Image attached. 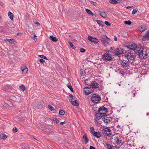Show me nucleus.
I'll return each mask as SVG.
<instances>
[{"label":"nucleus","mask_w":149,"mask_h":149,"mask_svg":"<svg viewBox=\"0 0 149 149\" xmlns=\"http://www.w3.org/2000/svg\"><path fill=\"white\" fill-rule=\"evenodd\" d=\"M143 50V48L141 47L140 48L138 47L137 50L134 51V53L138 55L139 58L142 59L146 58V56H147V54L146 52Z\"/></svg>","instance_id":"1"},{"label":"nucleus","mask_w":149,"mask_h":149,"mask_svg":"<svg viewBox=\"0 0 149 149\" xmlns=\"http://www.w3.org/2000/svg\"><path fill=\"white\" fill-rule=\"evenodd\" d=\"M100 40L102 44L104 46H106L108 45L109 42V39L105 35L101 37Z\"/></svg>","instance_id":"2"},{"label":"nucleus","mask_w":149,"mask_h":149,"mask_svg":"<svg viewBox=\"0 0 149 149\" xmlns=\"http://www.w3.org/2000/svg\"><path fill=\"white\" fill-rule=\"evenodd\" d=\"M102 58L106 62L112 61L113 60L111 55L107 53H106L102 55Z\"/></svg>","instance_id":"3"},{"label":"nucleus","mask_w":149,"mask_h":149,"mask_svg":"<svg viewBox=\"0 0 149 149\" xmlns=\"http://www.w3.org/2000/svg\"><path fill=\"white\" fill-rule=\"evenodd\" d=\"M91 100L92 102L97 103L101 100V97L98 95L93 94L91 97Z\"/></svg>","instance_id":"4"},{"label":"nucleus","mask_w":149,"mask_h":149,"mask_svg":"<svg viewBox=\"0 0 149 149\" xmlns=\"http://www.w3.org/2000/svg\"><path fill=\"white\" fill-rule=\"evenodd\" d=\"M123 139V137L122 136H117L115 138H114V141L113 143L116 146L118 145H122L121 142L122 140Z\"/></svg>","instance_id":"5"},{"label":"nucleus","mask_w":149,"mask_h":149,"mask_svg":"<svg viewBox=\"0 0 149 149\" xmlns=\"http://www.w3.org/2000/svg\"><path fill=\"white\" fill-rule=\"evenodd\" d=\"M112 118L109 117V115L104 116L102 118V120L104 123L107 125L111 121H112Z\"/></svg>","instance_id":"6"},{"label":"nucleus","mask_w":149,"mask_h":149,"mask_svg":"<svg viewBox=\"0 0 149 149\" xmlns=\"http://www.w3.org/2000/svg\"><path fill=\"white\" fill-rule=\"evenodd\" d=\"M102 132L105 137H109L111 135V131L109 128H104L102 130Z\"/></svg>","instance_id":"7"},{"label":"nucleus","mask_w":149,"mask_h":149,"mask_svg":"<svg viewBox=\"0 0 149 149\" xmlns=\"http://www.w3.org/2000/svg\"><path fill=\"white\" fill-rule=\"evenodd\" d=\"M121 67L127 70L129 67V62L126 60H123L121 63Z\"/></svg>","instance_id":"8"},{"label":"nucleus","mask_w":149,"mask_h":149,"mask_svg":"<svg viewBox=\"0 0 149 149\" xmlns=\"http://www.w3.org/2000/svg\"><path fill=\"white\" fill-rule=\"evenodd\" d=\"M114 51V54L116 56H120V55L122 54L124 52L123 49L121 47L117 48Z\"/></svg>","instance_id":"9"},{"label":"nucleus","mask_w":149,"mask_h":149,"mask_svg":"<svg viewBox=\"0 0 149 149\" xmlns=\"http://www.w3.org/2000/svg\"><path fill=\"white\" fill-rule=\"evenodd\" d=\"M84 92L86 95H88L93 92V90L90 88L86 86L84 88Z\"/></svg>","instance_id":"10"},{"label":"nucleus","mask_w":149,"mask_h":149,"mask_svg":"<svg viewBox=\"0 0 149 149\" xmlns=\"http://www.w3.org/2000/svg\"><path fill=\"white\" fill-rule=\"evenodd\" d=\"M126 47L130 49L134 50V51L137 50L138 48L136 45L134 43L131 44L130 45L126 46Z\"/></svg>","instance_id":"11"},{"label":"nucleus","mask_w":149,"mask_h":149,"mask_svg":"<svg viewBox=\"0 0 149 149\" xmlns=\"http://www.w3.org/2000/svg\"><path fill=\"white\" fill-rule=\"evenodd\" d=\"M106 113L104 112L102 113V112H98V113H96L95 114V116L97 118L98 120H100L102 118L103 116H104V115Z\"/></svg>","instance_id":"12"},{"label":"nucleus","mask_w":149,"mask_h":149,"mask_svg":"<svg viewBox=\"0 0 149 149\" xmlns=\"http://www.w3.org/2000/svg\"><path fill=\"white\" fill-rule=\"evenodd\" d=\"M88 39L92 43L95 44H97L98 43L97 39L95 38H93L91 36H88Z\"/></svg>","instance_id":"13"},{"label":"nucleus","mask_w":149,"mask_h":149,"mask_svg":"<svg viewBox=\"0 0 149 149\" xmlns=\"http://www.w3.org/2000/svg\"><path fill=\"white\" fill-rule=\"evenodd\" d=\"M90 84L91 86H92L95 88H97L99 86V84L96 81H93Z\"/></svg>","instance_id":"14"},{"label":"nucleus","mask_w":149,"mask_h":149,"mask_svg":"<svg viewBox=\"0 0 149 149\" xmlns=\"http://www.w3.org/2000/svg\"><path fill=\"white\" fill-rule=\"evenodd\" d=\"M140 31L142 32L147 28V27L146 25H141L139 28Z\"/></svg>","instance_id":"15"},{"label":"nucleus","mask_w":149,"mask_h":149,"mask_svg":"<svg viewBox=\"0 0 149 149\" xmlns=\"http://www.w3.org/2000/svg\"><path fill=\"white\" fill-rule=\"evenodd\" d=\"M22 73L23 74H26L28 71V69L26 66H22L21 68Z\"/></svg>","instance_id":"16"},{"label":"nucleus","mask_w":149,"mask_h":149,"mask_svg":"<svg viewBox=\"0 0 149 149\" xmlns=\"http://www.w3.org/2000/svg\"><path fill=\"white\" fill-rule=\"evenodd\" d=\"M92 135L97 138H99L101 136V132H95L93 134H92Z\"/></svg>","instance_id":"17"},{"label":"nucleus","mask_w":149,"mask_h":149,"mask_svg":"<svg viewBox=\"0 0 149 149\" xmlns=\"http://www.w3.org/2000/svg\"><path fill=\"white\" fill-rule=\"evenodd\" d=\"M72 104L75 106H77L79 104V103L77 100L74 99L73 101H70Z\"/></svg>","instance_id":"18"},{"label":"nucleus","mask_w":149,"mask_h":149,"mask_svg":"<svg viewBox=\"0 0 149 149\" xmlns=\"http://www.w3.org/2000/svg\"><path fill=\"white\" fill-rule=\"evenodd\" d=\"M102 112L103 113V111H105L104 112L105 113V112H107V109L106 107L103 106L99 108L98 112H102Z\"/></svg>","instance_id":"19"},{"label":"nucleus","mask_w":149,"mask_h":149,"mask_svg":"<svg viewBox=\"0 0 149 149\" xmlns=\"http://www.w3.org/2000/svg\"><path fill=\"white\" fill-rule=\"evenodd\" d=\"M147 39H149V30L148 31L146 34L143 36L142 40L144 41L146 40Z\"/></svg>","instance_id":"20"},{"label":"nucleus","mask_w":149,"mask_h":149,"mask_svg":"<svg viewBox=\"0 0 149 149\" xmlns=\"http://www.w3.org/2000/svg\"><path fill=\"white\" fill-rule=\"evenodd\" d=\"M82 140H83V142L85 144L87 143L88 141V139L87 137L86 134H85L83 137Z\"/></svg>","instance_id":"21"},{"label":"nucleus","mask_w":149,"mask_h":149,"mask_svg":"<svg viewBox=\"0 0 149 149\" xmlns=\"http://www.w3.org/2000/svg\"><path fill=\"white\" fill-rule=\"evenodd\" d=\"M100 15L103 18H105L107 16L106 13L104 12H101L100 10H98Z\"/></svg>","instance_id":"22"},{"label":"nucleus","mask_w":149,"mask_h":149,"mask_svg":"<svg viewBox=\"0 0 149 149\" xmlns=\"http://www.w3.org/2000/svg\"><path fill=\"white\" fill-rule=\"evenodd\" d=\"M4 41H7L11 44H13L16 40L13 39H6L4 40Z\"/></svg>","instance_id":"23"},{"label":"nucleus","mask_w":149,"mask_h":149,"mask_svg":"<svg viewBox=\"0 0 149 149\" xmlns=\"http://www.w3.org/2000/svg\"><path fill=\"white\" fill-rule=\"evenodd\" d=\"M50 39L54 42H56L58 41V38L56 37H55L53 36H49Z\"/></svg>","instance_id":"24"},{"label":"nucleus","mask_w":149,"mask_h":149,"mask_svg":"<svg viewBox=\"0 0 149 149\" xmlns=\"http://www.w3.org/2000/svg\"><path fill=\"white\" fill-rule=\"evenodd\" d=\"M127 57V59L128 61L131 62L133 61L135 58V56H126Z\"/></svg>","instance_id":"25"},{"label":"nucleus","mask_w":149,"mask_h":149,"mask_svg":"<svg viewBox=\"0 0 149 149\" xmlns=\"http://www.w3.org/2000/svg\"><path fill=\"white\" fill-rule=\"evenodd\" d=\"M8 15L11 20H13L14 15L11 12L9 11L8 12Z\"/></svg>","instance_id":"26"},{"label":"nucleus","mask_w":149,"mask_h":149,"mask_svg":"<svg viewBox=\"0 0 149 149\" xmlns=\"http://www.w3.org/2000/svg\"><path fill=\"white\" fill-rule=\"evenodd\" d=\"M0 138L2 139L5 140L6 139L7 136L4 134H0Z\"/></svg>","instance_id":"27"},{"label":"nucleus","mask_w":149,"mask_h":149,"mask_svg":"<svg viewBox=\"0 0 149 149\" xmlns=\"http://www.w3.org/2000/svg\"><path fill=\"white\" fill-rule=\"evenodd\" d=\"M119 1V0H109V2L111 4H116Z\"/></svg>","instance_id":"28"},{"label":"nucleus","mask_w":149,"mask_h":149,"mask_svg":"<svg viewBox=\"0 0 149 149\" xmlns=\"http://www.w3.org/2000/svg\"><path fill=\"white\" fill-rule=\"evenodd\" d=\"M96 22L100 26L103 27L104 26V24L103 22L101 20H97Z\"/></svg>","instance_id":"29"},{"label":"nucleus","mask_w":149,"mask_h":149,"mask_svg":"<svg viewBox=\"0 0 149 149\" xmlns=\"http://www.w3.org/2000/svg\"><path fill=\"white\" fill-rule=\"evenodd\" d=\"M106 145L107 146V148L108 149H115L112 148L113 146H111L109 143H106Z\"/></svg>","instance_id":"30"},{"label":"nucleus","mask_w":149,"mask_h":149,"mask_svg":"<svg viewBox=\"0 0 149 149\" xmlns=\"http://www.w3.org/2000/svg\"><path fill=\"white\" fill-rule=\"evenodd\" d=\"M80 74L82 76H84L86 74L85 70H80Z\"/></svg>","instance_id":"31"},{"label":"nucleus","mask_w":149,"mask_h":149,"mask_svg":"<svg viewBox=\"0 0 149 149\" xmlns=\"http://www.w3.org/2000/svg\"><path fill=\"white\" fill-rule=\"evenodd\" d=\"M67 86L68 88L70 90L71 92H73V90L70 84H68L67 85Z\"/></svg>","instance_id":"32"},{"label":"nucleus","mask_w":149,"mask_h":149,"mask_svg":"<svg viewBox=\"0 0 149 149\" xmlns=\"http://www.w3.org/2000/svg\"><path fill=\"white\" fill-rule=\"evenodd\" d=\"M134 146V145L133 144L132 145L130 144H127V147L130 149H134L133 147Z\"/></svg>","instance_id":"33"},{"label":"nucleus","mask_w":149,"mask_h":149,"mask_svg":"<svg viewBox=\"0 0 149 149\" xmlns=\"http://www.w3.org/2000/svg\"><path fill=\"white\" fill-rule=\"evenodd\" d=\"M69 97L70 98V99H69L70 101H73L74 100V97L73 96L72 94H70L69 95Z\"/></svg>","instance_id":"34"},{"label":"nucleus","mask_w":149,"mask_h":149,"mask_svg":"<svg viewBox=\"0 0 149 149\" xmlns=\"http://www.w3.org/2000/svg\"><path fill=\"white\" fill-rule=\"evenodd\" d=\"M68 43L72 48L74 49L76 47L71 42H68Z\"/></svg>","instance_id":"35"},{"label":"nucleus","mask_w":149,"mask_h":149,"mask_svg":"<svg viewBox=\"0 0 149 149\" xmlns=\"http://www.w3.org/2000/svg\"><path fill=\"white\" fill-rule=\"evenodd\" d=\"M48 108L51 111H54L55 109L51 105H49L48 106Z\"/></svg>","instance_id":"36"},{"label":"nucleus","mask_w":149,"mask_h":149,"mask_svg":"<svg viewBox=\"0 0 149 149\" xmlns=\"http://www.w3.org/2000/svg\"><path fill=\"white\" fill-rule=\"evenodd\" d=\"M136 56L133 53H127V54L126 55V56Z\"/></svg>","instance_id":"37"},{"label":"nucleus","mask_w":149,"mask_h":149,"mask_svg":"<svg viewBox=\"0 0 149 149\" xmlns=\"http://www.w3.org/2000/svg\"><path fill=\"white\" fill-rule=\"evenodd\" d=\"M124 23L126 24L130 25L131 24L132 22L130 20H128L125 21Z\"/></svg>","instance_id":"38"},{"label":"nucleus","mask_w":149,"mask_h":149,"mask_svg":"<svg viewBox=\"0 0 149 149\" xmlns=\"http://www.w3.org/2000/svg\"><path fill=\"white\" fill-rule=\"evenodd\" d=\"M65 112L63 110H60L59 114L60 115H64Z\"/></svg>","instance_id":"39"},{"label":"nucleus","mask_w":149,"mask_h":149,"mask_svg":"<svg viewBox=\"0 0 149 149\" xmlns=\"http://www.w3.org/2000/svg\"><path fill=\"white\" fill-rule=\"evenodd\" d=\"M20 88L23 91H24L26 89L25 87L23 85H21Z\"/></svg>","instance_id":"40"},{"label":"nucleus","mask_w":149,"mask_h":149,"mask_svg":"<svg viewBox=\"0 0 149 149\" xmlns=\"http://www.w3.org/2000/svg\"><path fill=\"white\" fill-rule=\"evenodd\" d=\"M86 13L89 15H91V14H92V12L88 9H86Z\"/></svg>","instance_id":"41"},{"label":"nucleus","mask_w":149,"mask_h":149,"mask_svg":"<svg viewBox=\"0 0 149 149\" xmlns=\"http://www.w3.org/2000/svg\"><path fill=\"white\" fill-rule=\"evenodd\" d=\"M104 24L107 26H111V24L109 22L107 21H105L104 22Z\"/></svg>","instance_id":"42"},{"label":"nucleus","mask_w":149,"mask_h":149,"mask_svg":"<svg viewBox=\"0 0 149 149\" xmlns=\"http://www.w3.org/2000/svg\"><path fill=\"white\" fill-rule=\"evenodd\" d=\"M17 119L18 121H22V117L17 116Z\"/></svg>","instance_id":"43"},{"label":"nucleus","mask_w":149,"mask_h":149,"mask_svg":"<svg viewBox=\"0 0 149 149\" xmlns=\"http://www.w3.org/2000/svg\"><path fill=\"white\" fill-rule=\"evenodd\" d=\"M90 129L91 130V133H92V134H93L94 132H95L94 131V127H91L90 128Z\"/></svg>","instance_id":"44"},{"label":"nucleus","mask_w":149,"mask_h":149,"mask_svg":"<svg viewBox=\"0 0 149 149\" xmlns=\"http://www.w3.org/2000/svg\"><path fill=\"white\" fill-rule=\"evenodd\" d=\"M38 56L40 58H44L45 59H47V57L43 55H39Z\"/></svg>","instance_id":"45"},{"label":"nucleus","mask_w":149,"mask_h":149,"mask_svg":"<svg viewBox=\"0 0 149 149\" xmlns=\"http://www.w3.org/2000/svg\"><path fill=\"white\" fill-rule=\"evenodd\" d=\"M86 49L84 48H81L80 49V51L81 52L84 53L86 51Z\"/></svg>","instance_id":"46"},{"label":"nucleus","mask_w":149,"mask_h":149,"mask_svg":"<svg viewBox=\"0 0 149 149\" xmlns=\"http://www.w3.org/2000/svg\"><path fill=\"white\" fill-rule=\"evenodd\" d=\"M13 132H16L17 131V129L16 127H14L13 129Z\"/></svg>","instance_id":"47"},{"label":"nucleus","mask_w":149,"mask_h":149,"mask_svg":"<svg viewBox=\"0 0 149 149\" xmlns=\"http://www.w3.org/2000/svg\"><path fill=\"white\" fill-rule=\"evenodd\" d=\"M53 121L54 123H58L59 121L56 118H54L53 119Z\"/></svg>","instance_id":"48"},{"label":"nucleus","mask_w":149,"mask_h":149,"mask_svg":"<svg viewBox=\"0 0 149 149\" xmlns=\"http://www.w3.org/2000/svg\"><path fill=\"white\" fill-rule=\"evenodd\" d=\"M91 3L93 5H94V6H96L97 5V3L95 2L91 1Z\"/></svg>","instance_id":"49"},{"label":"nucleus","mask_w":149,"mask_h":149,"mask_svg":"<svg viewBox=\"0 0 149 149\" xmlns=\"http://www.w3.org/2000/svg\"><path fill=\"white\" fill-rule=\"evenodd\" d=\"M137 12V10L136 9H134L132 11V14L133 15H134Z\"/></svg>","instance_id":"50"},{"label":"nucleus","mask_w":149,"mask_h":149,"mask_svg":"<svg viewBox=\"0 0 149 149\" xmlns=\"http://www.w3.org/2000/svg\"><path fill=\"white\" fill-rule=\"evenodd\" d=\"M32 38L34 40H35L36 39H37V36L36 35L35 33L34 34V35L33 36V37H32Z\"/></svg>","instance_id":"51"},{"label":"nucleus","mask_w":149,"mask_h":149,"mask_svg":"<svg viewBox=\"0 0 149 149\" xmlns=\"http://www.w3.org/2000/svg\"><path fill=\"white\" fill-rule=\"evenodd\" d=\"M38 109H41L42 108V105H41V104H39L38 105Z\"/></svg>","instance_id":"52"},{"label":"nucleus","mask_w":149,"mask_h":149,"mask_svg":"<svg viewBox=\"0 0 149 149\" xmlns=\"http://www.w3.org/2000/svg\"><path fill=\"white\" fill-rule=\"evenodd\" d=\"M129 95H130L132 96V95H133V97H134L135 95V93H133L132 92H131V93L129 94Z\"/></svg>","instance_id":"53"},{"label":"nucleus","mask_w":149,"mask_h":149,"mask_svg":"<svg viewBox=\"0 0 149 149\" xmlns=\"http://www.w3.org/2000/svg\"><path fill=\"white\" fill-rule=\"evenodd\" d=\"M39 61L40 63H42L44 62L45 61L43 59L41 58L39 60Z\"/></svg>","instance_id":"54"},{"label":"nucleus","mask_w":149,"mask_h":149,"mask_svg":"<svg viewBox=\"0 0 149 149\" xmlns=\"http://www.w3.org/2000/svg\"><path fill=\"white\" fill-rule=\"evenodd\" d=\"M90 149H96V148L95 147L91 146L90 147Z\"/></svg>","instance_id":"55"},{"label":"nucleus","mask_w":149,"mask_h":149,"mask_svg":"<svg viewBox=\"0 0 149 149\" xmlns=\"http://www.w3.org/2000/svg\"><path fill=\"white\" fill-rule=\"evenodd\" d=\"M22 33H18L17 34V36H21L22 35Z\"/></svg>","instance_id":"56"},{"label":"nucleus","mask_w":149,"mask_h":149,"mask_svg":"<svg viewBox=\"0 0 149 149\" xmlns=\"http://www.w3.org/2000/svg\"><path fill=\"white\" fill-rule=\"evenodd\" d=\"M35 24H37V25H40V23L37 22H35Z\"/></svg>","instance_id":"57"},{"label":"nucleus","mask_w":149,"mask_h":149,"mask_svg":"<svg viewBox=\"0 0 149 149\" xmlns=\"http://www.w3.org/2000/svg\"><path fill=\"white\" fill-rule=\"evenodd\" d=\"M114 40L115 41H117V38L116 37V36H114Z\"/></svg>","instance_id":"58"},{"label":"nucleus","mask_w":149,"mask_h":149,"mask_svg":"<svg viewBox=\"0 0 149 149\" xmlns=\"http://www.w3.org/2000/svg\"><path fill=\"white\" fill-rule=\"evenodd\" d=\"M66 123V121H64L63 122H61V123H60V124L61 125H63V124H64V123Z\"/></svg>","instance_id":"59"},{"label":"nucleus","mask_w":149,"mask_h":149,"mask_svg":"<svg viewBox=\"0 0 149 149\" xmlns=\"http://www.w3.org/2000/svg\"><path fill=\"white\" fill-rule=\"evenodd\" d=\"M113 47H111L110 48V50H113Z\"/></svg>","instance_id":"60"},{"label":"nucleus","mask_w":149,"mask_h":149,"mask_svg":"<svg viewBox=\"0 0 149 149\" xmlns=\"http://www.w3.org/2000/svg\"><path fill=\"white\" fill-rule=\"evenodd\" d=\"M131 7H130V6H128V7H127L126 8L127 9H129L130 8H131Z\"/></svg>","instance_id":"61"},{"label":"nucleus","mask_w":149,"mask_h":149,"mask_svg":"<svg viewBox=\"0 0 149 149\" xmlns=\"http://www.w3.org/2000/svg\"><path fill=\"white\" fill-rule=\"evenodd\" d=\"M91 15H92V16H93L94 15V14L92 12V14H91Z\"/></svg>","instance_id":"62"},{"label":"nucleus","mask_w":149,"mask_h":149,"mask_svg":"<svg viewBox=\"0 0 149 149\" xmlns=\"http://www.w3.org/2000/svg\"><path fill=\"white\" fill-rule=\"evenodd\" d=\"M84 0H79V1H81V2L83 1H84Z\"/></svg>","instance_id":"63"},{"label":"nucleus","mask_w":149,"mask_h":149,"mask_svg":"<svg viewBox=\"0 0 149 149\" xmlns=\"http://www.w3.org/2000/svg\"><path fill=\"white\" fill-rule=\"evenodd\" d=\"M85 83H86V85H88V84H87V82H85Z\"/></svg>","instance_id":"64"}]
</instances>
